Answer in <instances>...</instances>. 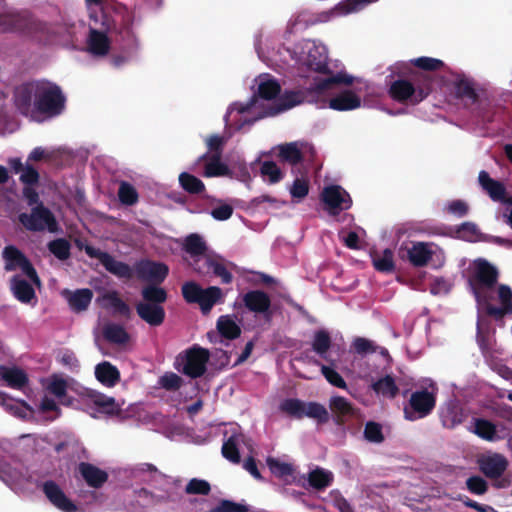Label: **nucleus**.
<instances>
[{
    "label": "nucleus",
    "mask_w": 512,
    "mask_h": 512,
    "mask_svg": "<svg viewBox=\"0 0 512 512\" xmlns=\"http://www.w3.org/2000/svg\"><path fill=\"white\" fill-rule=\"evenodd\" d=\"M13 102L22 116L35 122H43L63 114L67 98L57 83L35 79L15 87Z\"/></svg>",
    "instance_id": "nucleus-1"
},
{
    "label": "nucleus",
    "mask_w": 512,
    "mask_h": 512,
    "mask_svg": "<svg viewBox=\"0 0 512 512\" xmlns=\"http://www.w3.org/2000/svg\"><path fill=\"white\" fill-rule=\"evenodd\" d=\"M85 253L90 258L98 259L109 273L119 279L130 280L135 274L139 280L150 282L151 284H161L169 273V268L166 264L149 259L137 261L132 268L129 264L116 260L108 252L91 245L85 246Z\"/></svg>",
    "instance_id": "nucleus-2"
},
{
    "label": "nucleus",
    "mask_w": 512,
    "mask_h": 512,
    "mask_svg": "<svg viewBox=\"0 0 512 512\" xmlns=\"http://www.w3.org/2000/svg\"><path fill=\"white\" fill-rule=\"evenodd\" d=\"M434 79L420 71L410 70L408 79H397L389 87V96L404 104L417 105L432 92Z\"/></svg>",
    "instance_id": "nucleus-3"
},
{
    "label": "nucleus",
    "mask_w": 512,
    "mask_h": 512,
    "mask_svg": "<svg viewBox=\"0 0 512 512\" xmlns=\"http://www.w3.org/2000/svg\"><path fill=\"white\" fill-rule=\"evenodd\" d=\"M498 277L499 272L497 268L487 260L479 258L474 261V269L469 276L468 283L477 304L495 287Z\"/></svg>",
    "instance_id": "nucleus-4"
},
{
    "label": "nucleus",
    "mask_w": 512,
    "mask_h": 512,
    "mask_svg": "<svg viewBox=\"0 0 512 512\" xmlns=\"http://www.w3.org/2000/svg\"><path fill=\"white\" fill-rule=\"evenodd\" d=\"M209 358L207 349L194 345L176 356L174 368L191 379H197L206 373Z\"/></svg>",
    "instance_id": "nucleus-5"
},
{
    "label": "nucleus",
    "mask_w": 512,
    "mask_h": 512,
    "mask_svg": "<svg viewBox=\"0 0 512 512\" xmlns=\"http://www.w3.org/2000/svg\"><path fill=\"white\" fill-rule=\"evenodd\" d=\"M184 300L189 304H198L204 315L210 313L213 306L223 298L221 288L209 286L202 288L194 281H187L181 287Z\"/></svg>",
    "instance_id": "nucleus-6"
},
{
    "label": "nucleus",
    "mask_w": 512,
    "mask_h": 512,
    "mask_svg": "<svg viewBox=\"0 0 512 512\" xmlns=\"http://www.w3.org/2000/svg\"><path fill=\"white\" fill-rule=\"evenodd\" d=\"M279 409L288 416L296 419L309 417L317 420V422L321 424L329 420L327 409L318 402L305 403L297 398H287L280 403Z\"/></svg>",
    "instance_id": "nucleus-7"
},
{
    "label": "nucleus",
    "mask_w": 512,
    "mask_h": 512,
    "mask_svg": "<svg viewBox=\"0 0 512 512\" xmlns=\"http://www.w3.org/2000/svg\"><path fill=\"white\" fill-rule=\"evenodd\" d=\"M431 388L433 390H437L434 384H431ZM436 401L437 395L435 391L421 389L412 392L408 405L403 409L405 419L409 421H416L427 417L434 410Z\"/></svg>",
    "instance_id": "nucleus-8"
},
{
    "label": "nucleus",
    "mask_w": 512,
    "mask_h": 512,
    "mask_svg": "<svg viewBox=\"0 0 512 512\" xmlns=\"http://www.w3.org/2000/svg\"><path fill=\"white\" fill-rule=\"evenodd\" d=\"M20 223L29 231L37 232L47 229L49 232L58 230V223L54 214L43 203H39L31 209V213H21Z\"/></svg>",
    "instance_id": "nucleus-9"
},
{
    "label": "nucleus",
    "mask_w": 512,
    "mask_h": 512,
    "mask_svg": "<svg viewBox=\"0 0 512 512\" xmlns=\"http://www.w3.org/2000/svg\"><path fill=\"white\" fill-rule=\"evenodd\" d=\"M498 299L500 302L499 307L490 303L489 295H487L478 304V307L482 312L487 316L494 318L496 321L502 320L508 314H512V289L505 284L499 285Z\"/></svg>",
    "instance_id": "nucleus-10"
},
{
    "label": "nucleus",
    "mask_w": 512,
    "mask_h": 512,
    "mask_svg": "<svg viewBox=\"0 0 512 512\" xmlns=\"http://www.w3.org/2000/svg\"><path fill=\"white\" fill-rule=\"evenodd\" d=\"M322 201L327 206L331 215H338L341 211L349 209L352 205L350 195L338 185L324 188Z\"/></svg>",
    "instance_id": "nucleus-11"
},
{
    "label": "nucleus",
    "mask_w": 512,
    "mask_h": 512,
    "mask_svg": "<svg viewBox=\"0 0 512 512\" xmlns=\"http://www.w3.org/2000/svg\"><path fill=\"white\" fill-rule=\"evenodd\" d=\"M480 472L487 478L499 479L507 470L509 462L507 458L500 453L481 455L477 459Z\"/></svg>",
    "instance_id": "nucleus-12"
},
{
    "label": "nucleus",
    "mask_w": 512,
    "mask_h": 512,
    "mask_svg": "<svg viewBox=\"0 0 512 512\" xmlns=\"http://www.w3.org/2000/svg\"><path fill=\"white\" fill-rule=\"evenodd\" d=\"M329 408L333 414L334 422L338 426H345L349 421L357 419L360 415L359 410L342 396L331 397Z\"/></svg>",
    "instance_id": "nucleus-13"
},
{
    "label": "nucleus",
    "mask_w": 512,
    "mask_h": 512,
    "mask_svg": "<svg viewBox=\"0 0 512 512\" xmlns=\"http://www.w3.org/2000/svg\"><path fill=\"white\" fill-rule=\"evenodd\" d=\"M42 491L50 503L63 512H76L77 505L69 499L60 486L53 480H47L42 485Z\"/></svg>",
    "instance_id": "nucleus-14"
},
{
    "label": "nucleus",
    "mask_w": 512,
    "mask_h": 512,
    "mask_svg": "<svg viewBox=\"0 0 512 512\" xmlns=\"http://www.w3.org/2000/svg\"><path fill=\"white\" fill-rule=\"evenodd\" d=\"M33 26L34 21L27 13H10L0 15L1 32L30 33Z\"/></svg>",
    "instance_id": "nucleus-15"
},
{
    "label": "nucleus",
    "mask_w": 512,
    "mask_h": 512,
    "mask_svg": "<svg viewBox=\"0 0 512 512\" xmlns=\"http://www.w3.org/2000/svg\"><path fill=\"white\" fill-rule=\"evenodd\" d=\"M314 84L305 90H289L285 91L277 100L276 109L273 114L291 109L299 104L308 101L309 97H314L320 94L318 91L313 90Z\"/></svg>",
    "instance_id": "nucleus-16"
},
{
    "label": "nucleus",
    "mask_w": 512,
    "mask_h": 512,
    "mask_svg": "<svg viewBox=\"0 0 512 512\" xmlns=\"http://www.w3.org/2000/svg\"><path fill=\"white\" fill-rule=\"evenodd\" d=\"M245 308L255 314H266L270 311L271 299L262 290H250L242 296Z\"/></svg>",
    "instance_id": "nucleus-17"
},
{
    "label": "nucleus",
    "mask_w": 512,
    "mask_h": 512,
    "mask_svg": "<svg viewBox=\"0 0 512 512\" xmlns=\"http://www.w3.org/2000/svg\"><path fill=\"white\" fill-rule=\"evenodd\" d=\"M78 471L85 483L94 489L101 488L108 480V473L100 469L94 464L88 462H80Z\"/></svg>",
    "instance_id": "nucleus-18"
},
{
    "label": "nucleus",
    "mask_w": 512,
    "mask_h": 512,
    "mask_svg": "<svg viewBox=\"0 0 512 512\" xmlns=\"http://www.w3.org/2000/svg\"><path fill=\"white\" fill-rule=\"evenodd\" d=\"M137 315L150 326H160L165 320V309L162 305L139 302L135 306Z\"/></svg>",
    "instance_id": "nucleus-19"
},
{
    "label": "nucleus",
    "mask_w": 512,
    "mask_h": 512,
    "mask_svg": "<svg viewBox=\"0 0 512 512\" xmlns=\"http://www.w3.org/2000/svg\"><path fill=\"white\" fill-rule=\"evenodd\" d=\"M455 97L462 100L466 106L476 104L480 98L474 83L464 75H458L453 83Z\"/></svg>",
    "instance_id": "nucleus-20"
},
{
    "label": "nucleus",
    "mask_w": 512,
    "mask_h": 512,
    "mask_svg": "<svg viewBox=\"0 0 512 512\" xmlns=\"http://www.w3.org/2000/svg\"><path fill=\"white\" fill-rule=\"evenodd\" d=\"M67 300L70 309L75 313L86 311L91 304L93 292L89 288L77 289L70 291L68 289L62 292Z\"/></svg>",
    "instance_id": "nucleus-21"
},
{
    "label": "nucleus",
    "mask_w": 512,
    "mask_h": 512,
    "mask_svg": "<svg viewBox=\"0 0 512 512\" xmlns=\"http://www.w3.org/2000/svg\"><path fill=\"white\" fill-rule=\"evenodd\" d=\"M433 254L432 244L426 242H415L407 249V258L414 267L426 266Z\"/></svg>",
    "instance_id": "nucleus-22"
},
{
    "label": "nucleus",
    "mask_w": 512,
    "mask_h": 512,
    "mask_svg": "<svg viewBox=\"0 0 512 512\" xmlns=\"http://www.w3.org/2000/svg\"><path fill=\"white\" fill-rule=\"evenodd\" d=\"M98 301L102 302L105 309H112L115 314L129 318L131 309L129 305L120 297L119 292L116 290L106 291Z\"/></svg>",
    "instance_id": "nucleus-23"
},
{
    "label": "nucleus",
    "mask_w": 512,
    "mask_h": 512,
    "mask_svg": "<svg viewBox=\"0 0 512 512\" xmlns=\"http://www.w3.org/2000/svg\"><path fill=\"white\" fill-rule=\"evenodd\" d=\"M478 180L483 190L493 201L501 202L505 200L506 188L502 182L491 178L484 170L480 171Z\"/></svg>",
    "instance_id": "nucleus-24"
},
{
    "label": "nucleus",
    "mask_w": 512,
    "mask_h": 512,
    "mask_svg": "<svg viewBox=\"0 0 512 512\" xmlns=\"http://www.w3.org/2000/svg\"><path fill=\"white\" fill-rule=\"evenodd\" d=\"M11 290L14 297L24 304H30L36 301V293L33 286L19 275L11 278Z\"/></svg>",
    "instance_id": "nucleus-25"
},
{
    "label": "nucleus",
    "mask_w": 512,
    "mask_h": 512,
    "mask_svg": "<svg viewBox=\"0 0 512 512\" xmlns=\"http://www.w3.org/2000/svg\"><path fill=\"white\" fill-rule=\"evenodd\" d=\"M361 105V99L351 90H345L329 101V107L337 111L353 110Z\"/></svg>",
    "instance_id": "nucleus-26"
},
{
    "label": "nucleus",
    "mask_w": 512,
    "mask_h": 512,
    "mask_svg": "<svg viewBox=\"0 0 512 512\" xmlns=\"http://www.w3.org/2000/svg\"><path fill=\"white\" fill-rule=\"evenodd\" d=\"M0 380L13 389H22L28 383V376L20 368L0 365Z\"/></svg>",
    "instance_id": "nucleus-27"
},
{
    "label": "nucleus",
    "mask_w": 512,
    "mask_h": 512,
    "mask_svg": "<svg viewBox=\"0 0 512 512\" xmlns=\"http://www.w3.org/2000/svg\"><path fill=\"white\" fill-rule=\"evenodd\" d=\"M95 377L101 384L114 387L120 380V372L116 366L104 361L95 367Z\"/></svg>",
    "instance_id": "nucleus-28"
},
{
    "label": "nucleus",
    "mask_w": 512,
    "mask_h": 512,
    "mask_svg": "<svg viewBox=\"0 0 512 512\" xmlns=\"http://www.w3.org/2000/svg\"><path fill=\"white\" fill-rule=\"evenodd\" d=\"M466 418V414L462 407L456 404H449L440 413V420L443 427L454 429L462 424Z\"/></svg>",
    "instance_id": "nucleus-29"
},
{
    "label": "nucleus",
    "mask_w": 512,
    "mask_h": 512,
    "mask_svg": "<svg viewBox=\"0 0 512 512\" xmlns=\"http://www.w3.org/2000/svg\"><path fill=\"white\" fill-rule=\"evenodd\" d=\"M87 44L89 51L97 56L106 55L110 49V40L106 33L96 29H90Z\"/></svg>",
    "instance_id": "nucleus-30"
},
{
    "label": "nucleus",
    "mask_w": 512,
    "mask_h": 512,
    "mask_svg": "<svg viewBox=\"0 0 512 512\" xmlns=\"http://www.w3.org/2000/svg\"><path fill=\"white\" fill-rule=\"evenodd\" d=\"M102 334L104 339L111 344L126 345L130 341L129 333L120 324H106L103 327Z\"/></svg>",
    "instance_id": "nucleus-31"
},
{
    "label": "nucleus",
    "mask_w": 512,
    "mask_h": 512,
    "mask_svg": "<svg viewBox=\"0 0 512 512\" xmlns=\"http://www.w3.org/2000/svg\"><path fill=\"white\" fill-rule=\"evenodd\" d=\"M216 327L219 334L227 340L237 339L241 335L240 326L230 315L220 316L217 320Z\"/></svg>",
    "instance_id": "nucleus-32"
},
{
    "label": "nucleus",
    "mask_w": 512,
    "mask_h": 512,
    "mask_svg": "<svg viewBox=\"0 0 512 512\" xmlns=\"http://www.w3.org/2000/svg\"><path fill=\"white\" fill-rule=\"evenodd\" d=\"M476 114L483 123H492L497 120L502 108L488 99H480L477 103Z\"/></svg>",
    "instance_id": "nucleus-33"
},
{
    "label": "nucleus",
    "mask_w": 512,
    "mask_h": 512,
    "mask_svg": "<svg viewBox=\"0 0 512 512\" xmlns=\"http://www.w3.org/2000/svg\"><path fill=\"white\" fill-rule=\"evenodd\" d=\"M477 344L483 354H487L491 350V325L490 322L481 317L477 321Z\"/></svg>",
    "instance_id": "nucleus-34"
},
{
    "label": "nucleus",
    "mask_w": 512,
    "mask_h": 512,
    "mask_svg": "<svg viewBox=\"0 0 512 512\" xmlns=\"http://www.w3.org/2000/svg\"><path fill=\"white\" fill-rule=\"evenodd\" d=\"M332 345L330 333L325 329L315 331L312 340V349L324 360L329 361L326 354Z\"/></svg>",
    "instance_id": "nucleus-35"
},
{
    "label": "nucleus",
    "mask_w": 512,
    "mask_h": 512,
    "mask_svg": "<svg viewBox=\"0 0 512 512\" xmlns=\"http://www.w3.org/2000/svg\"><path fill=\"white\" fill-rule=\"evenodd\" d=\"M159 284H148L144 286L141 290V296L143 302L145 303H153L157 305H162L167 301L168 294L167 291L158 286Z\"/></svg>",
    "instance_id": "nucleus-36"
},
{
    "label": "nucleus",
    "mask_w": 512,
    "mask_h": 512,
    "mask_svg": "<svg viewBox=\"0 0 512 512\" xmlns=\"http://www.w3.org/2000/svg\"><path fill=\"white\" fill-rule=\"evenodd\" d=\"M372 389L377 393L389 399H394L398 393L399 388L395 383L392 376L386 375L372 384Z\"/></svg>",
    "instance_id": "nucleus-37"
},
{
    "label": "nucleus",
    "mask_w": 512,
    "mask_h": 512,
    "mask_svg": "<svg viewBox=\"0 0 512 512\" xmlns=\"http://www.w3.org/2000/svg\"><path fill=\"white\" fill-rule=\"evenodd\" d=\"M182 248L193 258L202 256L207 251L206 242L199 234L196 233L189 234L185 238Z\"/></svg>",
    "instance_id": "nucleus-38"
},
{
    "label": "nucleus",
    "mask_w": 512,
    "mask_h": 512,
    "mask_svg": "<svg viewBox=\"0 0 512 512\" xmlns=\"http://www.w3.org/2000/svg\"><path fill=\"white\" fill-rule=\"evenodd\" d=\"M474 429L472 430L481 439L494 441L497 438V428L494 423L483 418H474Z\"/></svg>",
    "instance_id": "nucleus-39"
},
{
    "label": "nucleus",
    "mask_w": 512,
    "mask_h": 512,
    "mask_svg": "<svg viewBox=\"0 0 512 512\" xmlns=\"http://www.w3.org/2000/svg\"><path fill=\"white\" fill-rule=\"evenodd\" d=\"M180 187L189 194H201L205 191V184L201 179L188 172L179 175Z\"/></svg>",
    "instance_id": "nucleus-40"
},
{
    "label": "nucleus",
    "mask_w": 512,
    "mask_h": 512,
    "mask_svg": "<svg viewBox=\"0 0 512 512\" xmlns=\"http://www.w3.org/2000/svg\"><path fill=\"white\" fill-rule=\"evenodd\" d=\"M230 173L228 166L221 162V155L213 153L205 165V177L227 176Z\"/></svg>",
    "instance_id": "nucleus-41"
},
{
    "label": "nucleus",
    "mask_w": 512,
    "mask_h": 512,
    "mask_svg": "<svg viewBox=\"0 0 512 512\" xmlns=\"http://www.w3.org/2000/svg\"><path fill=\"white\" fill-rule=\"evenodd\" d=\"M332 481V473L322 468H316L308 474L309 485L316 490H324L331 485Z\"/></svg>",
    "instance_id": "nucleus-42"
},
{
    "label": "nucleus",
    "mask_w": 512,
    "mask_h": 512,
    "mask_svg": "<svg viewBox=\"0 0 512 512\" xmlns=\"http://www.w3.org/2000/svg\"><path fill=\"white\" fill-rule=\"evenodd\" d=\"M353 77L347 74H337L332 77L321 79L314 83L313 90L321 93L330 89L334 84L352 85Z\"/></svg>",
    "instance_id": "nucleus-43"
},
{
    "label": "nucleus",
    "mask_w": 512,
    "mask_h": 512,
    "mask_svg": "<svg viewBox=\"0 0 512 512\" xmlns=\"http://www.w3.org/2000/svg\"><path fill=\"white\" fill-rule=\"evenodd\" d=\"M3 257L6 261V271H14L18 269L19 265L26 259L24 253H22L17 247L12 245L6 246L4 248Z\"/></svg>",
    "instance_id": "nucleus-44"
},
{
    "label": "nucleus",
    "mask_w": 512,
    "mask_h": 512,
    "mask_svg": "<svg viewBox=\"0 0 512 512\" xmlns=\"http://www.w3.org/2000/svg\"><path fill=\"white\" fill-rule=\"evenodd\" d=\"M88 397L101 411L113 414L118 410V406L113 397L106 396L96 391H90Z\"/></svg>",
    "instance_id": "nucleus-45"
},
{
    "label": "nucleus",
    "mask_w": 512,
    "mask_h": 512,
    "mask_svg": "<svg viewBox=\"0 0 512 512\" xmlns=\"http://www.w3.org/2000/svg\"><path fill=\"white\" fill-rule=\"evenodd\" d=\"M47 247L50 253L61 261H65L71 256V244L65 238L54 239L48 243Z\"/></svg>",
    "instance_id": "nucleus-46"
},
{
    "label": "nucleus",
    "mask_w": 512,
    "mask_h": 512,
    "mask_svg": "<svg viewBox=\"0 0 512 512\" xmlns=\"http://www.w3.org/2000/svg\"><path fill=\"white\" fill-rule=\"evenodd\" d=\"M410 63L415 68L422 70L421 73L425 74H428L427 72L441 70L445 67V63L442 60L426 56L414 58L410 60Z\"/></svg>",
    "instance_id": "nucleus-47"
},
{
    "label": "nucleus",
    "mask_w": 512,
    "mask_h": 512,
    "mask_svg": "<svg viewBox=\"0 0 512 512\" xmlns=\"http://www.w3.org/2000/svg\"><path fill=\"white\" fill-rule=\"evenodd\" d=\"M281 92V86L275 79L261 81L258 85V95L265 100L276 98Z\"/></svg>",
    "instance_id": "nucleus-48"
},
{
    "label": "nucleus",
    "mask_w": 512,
    "mask_h": 512,
    "mask_svg": "<svg viewBox=\"0 0 512 512\" xmlns=\"http://www.w3.org/2000/svg\"><path fill=\"white\" fill-rule=\"evenodd\" d=\"M394 254L390 249H385L381 256L373 257V266L379 272L391 273L395 269Z\"/></svg>",
    "instance_id": "nucleus-49"
},
{
    "label": "nucleus",
    "mask_w": 512,
    "mask_h": 512,
    "mask_svg": "<svg viewBox=\"0 0 512 512\" xmlns=\"http://www.w3.org/2000/svg\"><path fill=\"white\" fill-rule=\"evenodd\" d=\"M279 156L282 160L296 165L303 159L302 153L295 143H288L280 146Z\"/></svg>",
    "instance_id": "nucleus-50"
},
{
    "label": "nucleus",
    "mask_w": 512,
    "mask_h": 512,
    "mask_svg": "<svg viewBox=\"0 0 512 512\" xmlns=\"http://www.w3.org/2000/svg\"><path fill=\"white\" fill-rule=\"evenodd\" d=\"M222 455L224 458L234 464H238L241 460L238 449V441L235 435L230 436L222 445Z\"/></svg>",
    "instance_id": "nucleus-51"
},
{
    "label": "nucleus",
    "mask_w": 512,
    "mask_h": 512,
    "mask_svg": "<svg viewBox=\"0 0 512 512\" xmlns=\"http://www.w3.org/2000/svg\"><path fill=\"white\" fill-rule=\"evenodd\" d=\"M118 198L122 204L131 206L138 201V193L133 185L122 181L118 189Z\"/></svg>",
    "instance_id": "nucleus-52"
},
{
    "label": "nucleus",
    "mask_w": 512,
    "mask_h": 512,
    "mask_svg": "<svg viewBox=\"0 0 512 512\" xmlns=\"http://www.w3.org/2000/svg\"><path fill=\"white\" fill-rule=\"evenodd\" d=\"M313 362L314 364L321 366L322 375L331 385L341 389H345L347 387L345 380L335 369L320 364L319 360H314Z\"/></svg>",
    "instance_id": "nucleus-53"
},
{
    "label": "nucleus",
    "mask_w": 512,
    "mask_h": 512,
    "mask_svg": "<svg viewBox=\"0 0 512 512\" xmlns=\"http://www.w3.org/2000/svg\"><path fill=\"white\" fill-rule=\"evenodd\" d=\"M267 465L270 471L279 478L291 476L294 472L293 466L291 464L280 462L275 458H268Z\"/></svg>",
    "instance_id": "nucleus-54"
},
{
    "label": "nucleus",
    "mask_w": 512,
    "mask_h": 512,
    "mask_svg": "<svg viewBox=\"0 0 512 512\" xmlns=\"http://www.w3.org/2000/svg\"><path fill=\"white\" fill-rule=\"evenodd\" d=\"M364 438L371 443H381L384 441L381 424L368 421L364 428Z\"/></svg>",
    "instance_id": "nucleus-55"
},
{
    "label": "nucleus",
    "mask_w": 512,
    "mask_h": 512,
    "mask_svg": "<svg viewBox=\"0 0 512 512\" xmlns=\"http://www.w3.org/2000/svg\"><path fill=\"white\" fill-rule=\"evenodd\" d=\"M260 172L262 176H267L270 183L275 184L283 179V173L277 164L273 161H265L262 163Z\"/></svg>",
    "instance_id": "nucleus-56"
},
{
    "label": "nucleus",
    "mask_w": 512,
    "mask_h": 512,
    "mask_svg": "<svg viewBox=\"0 0 512 512\" xmlns=\"http://www.w3.org/2000/svg\"><path fill=\"white\" fill-rule=\"evenodd\" d=\"M210 491V484L206 480L198 478L191 479L185 487V493L189 495H208Z\"/></svg>",
    "instance_id": "nucleus-57"
},
{
    "label": "nucleus",
    "mask_w": 512,
    "mask_h": 512,
    "mask_svg": "<svg viewBox=\"0 0 512 512\" xmlns=\"http://www.w3.org/2000/svg\"><path fill=\"white\" fill-rule=\"evenodd\" d=\"M371 1L372 0H344L336 6L334 13L339 15H345L352 12H356L361 10L366 4L370 3Z\"/></svg>",
    "instance_id": "nucleus-58"
},
{
    "label": "nucleus",
    "mask_w": 512,
    "mask_h": 512,
    "mask_svg": "<svg viewBox=\"0 0 512 512\" xmlns=\"http://www.w3.org/2000/svg\"><path fill=\"white\" fill-rule=\"evenodd\" d=\"M183 379L174 372H166L159 378V385L167 391H177L183 385Z\"/></svg>",
    "instance_id": "nucleus-59"
},
{
    "label": "nucleus",
    "mask_w": 512,
    "mask_h": 512,
    "mask_svg": "<svg viewBox=\"0 0 512 512\" xmlns=\"http://www.w3.org/2000/svg\"><path fill=\"white\" fill-rule=\"evenodd\" d=\"M205 263L209 269H212L215 276L221 278L222 283L230 284L232 282L233 276L224 264L210 258L206 259Z\"/></svg>",
    "instance_id": "nucleus-60"
},
{
    "label": "nucleus",
    "mask_w": 512,
    "mask_h": 512,
    "mask_svg": "<svg viewBox=\"0 0 512 512\" xmlns=\"http://www.w3.org/2000/svg\"><path fill=\"white\" fill-rule=\"evenodd\" d=\"M352 348L354 349L355 353L362 356L373 354L378 349L373 341L364 337H356L352 342Z\"/></svg>",
    "instance_id": "nucleus-61"
},
{
    "label": "nucleus",
    "mask_w": 512,
    "mask_h": 512,
    "mask_svg": "<svg viewBox=\"0 0 512 512\" xmlns=\"http://www.w3.org/2000/svg\"><path fill=\"white\" fill-rule=\"evenodd\" d=\"M467 489L475 495H483L488 491V483L481 476H471L466 480Z\"/></svg>",
    "instance_id": "nucleus-62"
},
{
    "label": "nucleus",
    "mask_w": 512,
    "mask_h": 512,
    "mask_svg": "<svg viewBox=\"0 0 512 512\" xmlns=\"http://www.w3.org/2000/svg\"><path fill=\"white\" fill-rule=\"evenodd\" d=\"M117 33L130 45L136 43V36L132 29V20L129 17L122 18L121 24L117 29Z\"/></svg>",
    "instance_id": "nucleus-63"
},
{
    "label": "nucleus",
    "mask_w": 512,
    "mask_h": 512,
    "mask_svg": "<svg viewBox=\"0 0 512 512\" xmlns=\"http://www.w3.org/2000/svg\"><path fill=\"white\" fill-rule=\"evenodd\" d=\"M309 182L303 178H296L290 188V194L293 198L303 199L308 195Z\"/></svg>",
    "instance_id": "nucleus-64"
}]
</instances>
